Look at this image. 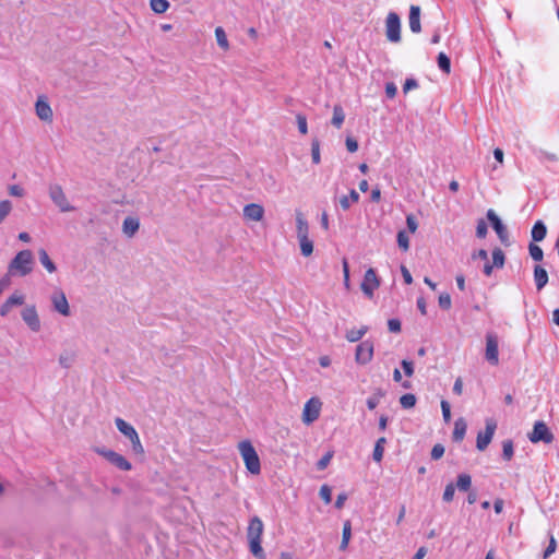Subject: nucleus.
Wrapping results in <instances>:
<instances>
[{
  "label": "nucleus",
  "instance_id": "nucleus-11",
  "mask_svg": "<svg viewBox=\"0 0 559 559\" xmlns=\"http://www.w3.org/2000/svg\"><path fill=\"white\" fill-rule=\"evenodd\" d=\"M497 429V423L492 418L486 419L485 431H479L476 439V448L479 451H484L491 442L495 431Z\"/></svg>",
  "mask_w": 559,
  "mask_h": 559
},
{
  "label": "nucleus",
  "instance_id": "nucleus-51",
  "mask_svg": "<svg viewBox=\"0 0 559 559\" xmlns=\"http://www.w3.org/2000/svg\"><path fill=\"white\" fill-rule=\"evenodd\" d=\"M556 547H557L556 539H555V537L551 535V536H550V539H549V545H548V546H547V548L545 549L544 555H543V558H544V559H547L548 557H550V556L556 551Z\"/></svg>",
  "mask_w": 559,
  "mask_h": 559
},
{
  "label": "nucleus",
  "instance_id": "nucleus-33",
  "mask_svg": "<svg viewBox=\"0 0 559 559\" xmlns=\"http://www.w3.org/2000/svg\"><path fill=\"white\" fill-rule=\"evenodd\" d=\"M215 37H216V41H217L218 46L223 50L226 51L229 49V43H228L226 33L223 27L218 26L215 28Z\"/></svg>",
  "mask_w": 559,
  "mask_h": 559
},
{
  "label": "nucleus",
  "instance_id": "nucleus-48",
  "mask_svg": "<svg viewBox=\"0 0 559 559\" xmlns=\"http://www.w3.org/2000/svg\"><path fill=\"white\" fill-rule=\"evenodd\" d=\"M298 130L301 134H307L308 132V124H307V118L306 116L298 114L296 116Z\"/></svg>",
  "mask_w": 559,
  "mask_h": 559
},
{
  "label": "nucleus",
  "instance_id": "nucleus-24",
  "mask_svg": "<svg viewBox=\"0 0 559 559\" xmlns=\"http://www.w3.org/2000/svg\"><path fill=\"white\" fill-rule=\"evenodd\" d=\"M467 425L464 418H459L454 423V430L452 435V439L455 442H461L466 433Z\"/></svg>",
  "mask_w": 559,
  "mask_h": 559
},
{
  "label": "nucleus",
  "instance_id": "nucleus-21",
  "mask_svg": "<svg viewBox=\"0 0 559 559\" xmlns=\"http://www.w3.org/2000/svg\"><path fill=\"white\" fill-rule=\"evenodd\" d=\"M139 228L140 221L138 217L128 216L124 218L122 223V231L127 237L132 238L138 233Z\"/></svg>",
  "mask_w": 559,
  "mask_h": 559
},
{
  "label": "nucleus",
  "instance_id": "nucleus-8",
  "mask_svg": "<svg viewBox=\"0 0 559 559\" xmlns=\"http://www.w3.org/2000/svg\"><path fill=\"white\" fill-rule=\"evenodd\" d=\"M528 439L533 443H551L554 440V435L544 421H536L532 432L528 433Z\"/></svg>",
  "mask_w": 559,
  "mask_h": 559
},
{
  "label": "nucleus",
  "instance_id": "nucleus-26",
  "mask_svg": "<svg viewBox=\"0 0 559 559\" xmlns=\"http://www.w3.org/2000/svg\"><path fill=\"white\" fill-rule=\"evenodd\" d=\"M547 234V228L545 224L542 221H537L531 231L532 239L534 241H542Z\"/></svg>",
  "mask_w": 559,
  "mask_h": 559
},
{
  "label": "nucleus",
  "instance_id": "nucleus-25",
  "mask_svg": "<svg viewBox=\"0 0 559 559\" xmlns=\"http://www.w3.org/2000/svg\"><path fill=\"white\" fill-rule=\"evenodd\" d=\"M38 258H39L41 265L46 269V271L48 273H55L57 271L56 264L49 258V255L45 249L38 250Z\"/></svg>",
  "mask_w": 559,
  "mask_h": 559
},
{
  "label": "nucleus",
  "instance_id": "nucleus-29",
  "mask_svg": "<svg viewBox=\"0 0 559 559\" xmlns=\"http://www.w3.org/2000/svg\"><path fill=\"white\" fill-rule=\"evenodd\" d=\"M345 120V114L341 105H335L333 108L332 124L340 129Z\"/></svg>",
  "mask_w": 559,
  "mask_h": 559
},
{
  "label": "nucleus",
  "instance_id": "nucleus-27",
  "mask_svg": "<svg viewBox=\"0 0 559 559\" xmlns=\"http://www.w3.org/2000/svg\"><path fill=\"white\" fill-rule=\"evenodd\" d=\"M358 201V192L352 189L348 195H343L340 198V205L342 206L343 210H348L353 203H357Z\"/></svg>",
  "mask_w": 559,
  "mask_h": 559
},
{
  "label": "nucleus",
  "instance_id": "nucleus-64",
  "mask_svg": "<svg viewBox=\"0 0 559 559\" xmlns=\"http://www.w3.org/2000/svg\"><path fill=\"white\" fill-rule=\"evenodd\" d=\"M346 147L350 153H354L358 150V143L355 139L348 136L346 139Z\"/></svg>",
  "mask_w": 559,
  "mask_h": 559
},
{
  "label": "nucleus",
  "instance_id": "nucleus-54",
  "mask_svg": "<svg viewBox=\"0 0 559 559\" xmlns=\"http://www.w3.org/2000/svg\"><path fill=\"white\" fill-rule=\"evenodd\" d=\"M382 393L379 392L377 395H373V396H370L368 400H367V407L372 411L374 409L378 404L380 403V399L382 397Z\"/></svg>",
  "mask_w": 559,
  "mask_h": 559
},
{
  "label": "nucleus",
  "instance_id": "nucleus-60",
  "mask_svg": "<svg viewBox=\"0 0 559 559\" xmlns=\"http://www.w3.org/2000/svg\"><path fill=\"white\" fill-rule=\"evenodd\" d=\"M418 87V83L415 79H406L404 85H403V92L407 93L412 90H415Z\"/></svg>",
  "mask_w": 559,
  "mask_h": 559
},
{
  "label": "nucleus",
  "instance_id": "nucleus-3",
  "mask_svg": "<svg viewBox=\"0 0 559 559\" xmlns=\"http://www.w3.org/2000/svg\"><path fill=\"white\" fill-rule=\"evenodd\" d=\"M238 449L247 469L253 475L260 474V459L251 442L248 440H243L239 442Z\"/></svg>",
  "mask_w": 559,
  "mask_h": 559
},
{
  "label": "nucleus",
  "instance_id": "nucleus-6",
  "mask_svg": "<svg viewBox=\"0 0 559 559\" xmlns=\"http://www.w3.org/2000/svg\"><path fill=\"white\" fill-rule=\"evenodd\" d=\"M385 34L391 43L401 40V20L395 12H390L385 21Z\"/></svg>",
  "mask_w": 559,
  "mask_h": 559
},
{
  "label": "nucleus",
  "instance_id": "nucleus-23",
  "mask_svg": "<svg viewBox=\"0 0 559 559\" xmlns=\"http://www.w3.org/2000/svg\"><path fill=\"white\" fill-rule=\"evenodd\" d=\"M534 281L536 284V288L538 290L543 289L546 286V284L548 283V274H547V271L543 266L535 265Z\"/></svg>",
  "mask_w": 559,
  "mask_h": 559
},
{
  "label": "nucleus",
  "instance_id": "nucleus-30",
  "mask_svg": "<svg viewBox=\"0 0 559 559\" xmlns=\"http://www.w3.org/2000/svg\"><path fill=\"white\" fill-rule=\"evenodd\" d=\"M300 247V252L304 257H310L313 252V241L309 237L297 238Z\"/></svg>",
  "mask_w": 559,
  "mask_h": 559
},
{
  "label": "nucleus",
  "instance_id": "nucleus-18",
  "mask_svg": "<svg viewBox=\"0 0 559 559\" xmlns=\"http://www.w3.org/2000/svg\"><path fill=\"white\" fill-rule=\"evenodd\" d=\"M35 111L37 117L46 122L52 121V109L47 100L44 99V97H38L37 102L35 104Z\"/></svg>",
  "mask_w": 559,
  "mask_h": 559
},
{
  "label": "nucleus",
  "instance_id": "nucleus-39",
  "mask_svg": "<svg viewBox=\"0 0 559 559\" xmlns=\"http://www.w3.org/2000/svg\"><path fill=\"white\" fill-rule=\"evenodd\" d=\"M504 253L500 248L492 250V265L496 267H502L504 265Z\"/></svg>",
  "mask_w": 559,
  "mask_h": 559
},
{
  "label": "nucleus",
  "instance_id": "nucleus-34",
  "mask_svg": "<svg viewBox=\"0 0 559 559\" xmlns=\"http://www.w3.org/2000/svg\"><path fill=\"white\" fill-rule=\"evenodd\" d=\"M367 326L348 330L346 332V340L352 343L358 342L367 333Z\"/></svg>",
  "mask_w": 559,
  "mask_h": 559
},
{
  "label": "nucleus",
  "instance_id": "nucleus-63",
  "mask_svg": "<svg viewBox=\"0 0 559 559\" xmlns=\"http://www.w3.org/2000/svg\"><path fill=\"white\" fill-rule=\"evenodd\" d=\"M331 459H332V453H326L322 459L319 460V462L317 464L318 468L324 469L328 466V464L330 463Z\"/></svg>",
  "mask_w": 559,
  "mask_h": 559
},
{
  "label": "nucleus",
  "instance_id": "nucleus-43",
  "mask_svg": "<svg viewBox=\"0 0 559 559\" xmlns=\"http://www.w3.org/2000/svg\"><path fill=\"white\" fill-rule=\"evenodd\" d=\"M528 251H530V255L532 257L533 260L535 261H542L543 258H544V252H543V249L531 242L530 246H528Z\"/></svg>",
  "mask_w": 559,
  "mask_h": 559
},
{
  "label": "nucleus",
  "instance_id": "nucleus-55",
  "mask_svg": "<svg viewBox=\"0 0 559 559\" xmlns=\"http://www.w3.org/2000/svg\"><path fill=\"white\" fill-rule=\"evenodd\" d=\"M342 266L344 274V285L347 289H349V266L346 259H343Z\"/></svg>",
  "mask_w": 559,
  "mask_h": 559
},
{
  "label": "nucleus",
  "instance_id": "nucleus-41",
  "mask_svg": "<svg viewBox=\"0 0 559 559\" xmlns=\"http://www.w3.org/2000/svg\"><path fill=\"white\" fill-rule=\"evenodd\" d=\"M397 245L403 251H407L409 249V237L405 230H400L397 233Z\"/></svg>",
  "mask_w": 559,
  "mask_h": 559
},
{
  "label": "nucleus",
  "instance_id": "nucleus-2",
  "mask_svg": "<svg viewBox=\"0 0 559 559\" xmlns=\"http://www.w3.org/2000/svg\"><path fill=\"white\" fill-rule=\"evenodd\" d=\"M35 261L33 252L28 249L19 251L8 265L10 276L25 277L34 270Z\"/></svg>",
  "mask_w": 559,
  "mask_h": 559
},
{
  "label": "nucleus",
  "instance_id": "nucleus-28",
  "mask_svg": "<svg viewBox=\"0 0 559 559\" xmlns=\"http://www.w3.org/2000/svg\"><path fill=\"white\" fill-rule=\"evenodd\" d=\"M385 443H386V439L384 437H381L376 441L373 453H372V459L378 463H380L383 459Z\"/></svg>",
  "mask_w": 559,
  "mask_h": 559
},
{
  "label": "nucleus",
  "instance_id": "nucleus-42",
  "mask_svg": "<svg viewBox=\"0 0 559 559\" xmlns=\"http://www.w3.org/2000/svg\"><path fill=\"white\" fill-rule=\"evenodd\" d=\"M514 454L513 442L511 440H504L502 443V457L506 461H510Z\"/></svg>",
  "mask_w": 559,
  "mask_h": 559
},
{
  "label": "nucleus",
  "instance_id": "nucleus-59",
  "mask_svg": "<svg viewBox=\"0 0 559 559\" xmlns=\"http://www.w3.org/2000/svg\"><path fill=\"white\" fill-rule=\"evenodd\" d=\"M11 276L7 273L0 278V295L10 287Z\"/></svg>",
  "mask_w": 559,
  "mask_h": 559
},
{
  "label": "nucleus",
  "instance_id": "nucleus-46",
  "mask_svg": "<svg viewBox=\"0 0 559 559\" xmlns=\"http://www.w3.org/2000/svg\"><path fill=\"white\" fill-rule=\"evenodd\" d=\"M8 192L11 197L23 198L25 195V190L20 185H11L8 187Z\"/></svg>",
  "mask_w": 559,
  "mask_h": 559
},
{
  "label": "nucleus",
  "instance_id": "nucleus-1",
  "mask_svg": "<svg viewBox=\"0 0 559 559\" xmlns=\"http://www.w3.org/2000/svg\"><path fill=\"white\" fill-rule=\"evenodd\" d=\"M264 525L259 516H252L247 528V538L250 552L258 559H265V552L261 546Z\"/></svg>",
  "mask_w": 559,
  "mask_h": 559
},
{
  "label": "nucleus",
  "instance_id": "nucleus-32",
  "mask_svg": "<svg viewBox=\"0 0 559 559\" xmlns=\"http://www.w3.org/2000/svg\"><path fill=\"white\" fill-rule=\"evenodd\" d=\"M151 10L157 14L165 13L170 4L167 0H150Z\"/></svg>",
  "mask_w": 559,
  "mask_h": 559
},
{
  "label": "nucleus",
  "instance_id": "nucleus-49",
  "mask_svg": "<svg viewBox=\"0 0 559 559\" xmlns=\"http://www.w3.org/2000/svg\"><path fill=\"white\" fill-rule=\"evenodd\" d=\"M319 495L325 503H330L332 500V491L328 485H323L320 488Z\"/></svg>",
  "mask_w": 559,
  "mask_h": 559
},
{
  "label": "nucleus",
  "instance_id": "nucleus-20",
  "mask_svg": "<svg viewBox=\"0 0 559 559\" xmlns=\"http://www.w3.org/2000/svg\"><path fill=\"white\" fill-rule=\"evenodd\" d=\"M297 238L309 237V224L300 210H295Z\"/></svg>",
  "mask_w": 559,
  "mask_h": 559
},
{
  "label": "nucleus",
  "instance_id": "nucleus-15",
  "mask_svg": "<svg viewBox=\"0 0 559 559\" xmlns=\"http://www.w3.org/2000/svg\"><path fill=\"white\" fill-rule=\"evenodd\" d=\"M380 286V281L373 269H368L365 273L362 283L360 285L362 293L371 298L374 290Z\"/></svg>",
  "mask_w": 559,
  "mask_h": 559
},
{
  "label": "nucleus",
  "instance_id": "nucleus-57",
  "mask_svg": "<svg viewBox=\"0 0 559 559\" xmlns=\"http://www.w3.org/2000/svg\"><path fill=\"white\" fill-rule=\"evenodd\" d=\"M401 365L404 370V373L407 377H412L414 374V365L412 361L404 359V360H402Z\"/></svg>",
  "mask_w": 559,
  "mask_h": 559
},
{
  "label": "nucleus",
  "instance_id": "nucleus-37",
  "mask_svg": "<svg viewBox=\"0 0 559 559\" xmlns=\"http://www.w3.org/2000/svg\"><path fill=\"white\" fill-rule=\"evenodd\" d=\"M438 67L440 70H442L444 73L449 74L451 71V61L450 58L444 53L440 52L437 58Z\"/></svg>",
  "mask_w": 559,
  "mask_h": 559
},
{
  "label": "nucleus",
  "instance_id": "nucleus-47",
  "mask_svg": "<svg viewBox=\"0 0 559 559\" xmlns=\"http://www.w3.org/2000/svg\"><path fill=\"white\" fill-rule=\"evenodd\" d=\"M440 308L448 310L451 308L452 301L451 296L448 293H442L438 299Z\"/></svg>",
  "mask_w": 559,
  "mask_h": 559
},
{
  "label": "nucleus",
  "instance_id": "nucleus-13",
  "mask_svg": "<svg viewBox=\"0 0 559 559\" xmlns=\"http://www.w3.org/2000/svg\"><path fill=\"white\" fill-rule=\"evenodd\" d=\"M96 452L121 471H130L132 468L131 463L123 455L112 450L97 449Z\"/></svg>",
  "mask_w": 559,
  "mask_h": 559
},
{
  "label": "nucleus",
  "instance_id": "nucleus-56",
  "mask_svg": "<svg viewBox=\"0 0 559 559\" xmlns=\"http://www.w3.org/2000/svg\"><path fill=\"white\" fill-rule=\"evenodd\" d=\"M389 331L392 333L401 332V322L397 319H390L388 321Z\"/></svg>",
  "mask_w": 559,
  "mask_h": 559
},
{
  "label": "nucleus",
  "instance_id": "nucleus-12",
  "mask_svg": "<svg viewBox=\"0 0 559 559\" xmlns=\"http://www.w3.org/2000/svg\"><path fill=\"white\" fill-rule=\"evenodd\" d=\"M50 301L56 312L63 317H69L71 314L67 296L60 288L53 290L50 296Z\"/></svg>",
  "mask_w": 559,
  "mask_h": 559
},
{
  "label": "nucleus",
  "instance_id": "nucleus-61",
  "mask_svg": "<svg viewBox=\"0 0 559 559\" xmlns=\"http://www.w3.org/2000/svg\"><path fill=\"white\" fill-rule=\"evenodd\" d=\"M401 273L404 278L405 284L411 285L413 283V277L411 272L405 265H401Z\"/></svg>",
  "mask_w": 559,
  "mask_h": 559
},
{
  "label": "nucleus",
  "instance_id": "nucleus-10",
  "mask_svg": "<svg viewBox=\"0 0 559 559\" xmlns=\"http://www.w3.org/2000/svg\"><path fill=\"white\" fill-rule=\"evenodd\" d=\"M498 345H499L498 336L492 332H488L486 334L485 358L492 366H497L499 364Z\"/></svg>",
  "mask_w": 559,
  "mask_h": 559
},
{
  "label": "nucleus",
  "instance_id": "nucleus-62",
  "mask_svg": "<svg viewBox=\"0 0 559 559\" xmlns=\"http://www.w3.org/2000/svg\"><path fill=\"white\" fill-rule=\"evenodd\" d=\"M397 88L394 83L390 82L385 84V94L389 98H393L396 95Z\"/></svg>",
  "mask_w": 559,
  "mask_h": 559
},
{
  "label": "nucleus",
  "instance_id": "nucleus-19",
  "mask_svg": "<svg viewBox=\"0 0 559 559\" xmlns=\"http://www.w3.org/2000/svg\"><path fill=\"white\" fill-rule=\"evenodd\" d=\"M264 216V209L258 203H250L243 207V217L248 221L260 222Z\"/></svg>",
  "mask_w": 559,
  "mask_h": 559
},
{
  "label": "nucleus",
  "instance_id": "nucleus-9",
  "mask_svg": "<svg viewBox=\"0 0 559 559\" xmlns=\"http://www.w3.org/2000/svg\"><path fill=\"white\" fill-rule=\"evenodd\" d=\"M322 403L318 397H311L308 400L302 409V421L306 425H311L316 421L321 412Z\"/></svg>",
  "mask_w": 559,
  "mask_h": 559
},
{
  "label": "nucleus",
  "instance_id": "nucleus-50",
  "mask_svg": "<svg viewBox=\"0 0 559 559\" xmlns=\"http://www.w3.org/2000/svg\"><path fill=\"white\" fill-rule=\"evenodd\" d=\"M487 224L484 219H479L476 226V236L478 238H485L487 235Z\"/></svg>",
  "mask_w": 559,
  "mask_h": 559
},
{
  "label": "nucleus",
  "instance_id": "nucleus-44",
  "mask_svg": "<svg viewBox=\"0 0 559 559\" xmlns=\"http://www.w3.org/2000/svg\"><path fill=\"white\" fill-rule=\"evenodd\" d=\"M311 157H312V162L314 164H320V162H321L320 142H319L318 139L312 140V143H311Z\"/></svg>",
  "mask_w": 559,
  "mask_h": 559
},
{
  "label": "nucleus",
  "instance_id": "nucleus-5",
  "mask_svg": "<svg viewBox=\"0 0 559 559\" xmlns=\"http://www.w3.org/2000/svg\"><path fill=\"white\" fill-rule=\"evenodd\" d=\"M48 192L51 201L59 207L61 212L66 213L75 210V207L69 203L61 186L52 185L49 187Z\"/></svg>",
  "mask_w": 559,
  "mask_h": 559
},
{
  "label": "nucleus",
  "instance_id": "nucleus-58",
  "mask_svg": "<svg viewBox=\"0 0 559 559\" xmlns=\"http://www.w3.org/2000/svg\"><path fill=\"white\" fill-rule=\"evenodd\" d=\"M406 225L411 233H415L418 228L417 221L412 214L406 216Z\"/></svg>",
  "mask_w": 559,
  "mask_h": 559
},
{
  "label": "nucleus",
  "instance_id": "nucleus-17",
  "mask_svg": "<svg viewBox=\"0 0 559 559\" xmlns=\"http://www.w3.org/2000/svg\"><path fill=\"white\" fill-rule=\"evenodd\" d=\"M487 218L491 223L492 228L495 229V231H496L497 236L499 237V239L501 240V242L508 243V240H509L508 230L493 210L487 211Z\"/></svg>",
  "mask_w": 559,
  "mask_h": 559
},
{
  "label": "nucleus",
  "instance_id": "nucleus-7",
  "mask_svg": "<svg viewBox=\"0 0 559 559\" xmlns=\"http://www.w3.org/2000/svg\"><path fill=\"white\" fill-rule=\"evenodd\" d=\"M21 318L32 332L40 331V319L35 305H26L21 311Z\"/></svg>",
  "mask_w": 559,
  "mask_h": 559
},
{
  "label": "nucleus",
  "instance_id": "nucleus-14",
  "mask_svg": "<svg viewBox=\"0 0 559 559\" xmlns=\"http://www.w3.org/2000/svg\"><path fill=\"white\" fill-rule=\"evenodd\" d=\"M25 299L26 297L22 292L15 290L0 306V316L2 318L8 317L14 307L23 306L25 304Z\"/></svg>",
  "mask_w": 559,
  "mask_h": 559
},
{
  "label": "nucleus",
  "instance_id": "nucleus-36",
  "mask_svg": "<svg viewBox=\"0 0 559 559\" xmlns=\"http://www.w3.org/2000/svg\"><path fill=\"white\" fill-rule=\"evenodd\" d=\"M58 361L62 368L69 369L74 362V354L70 352H63L60 354Z\"/></svg>",
  "mask_w": 559,
  "mask_h": 559
},
{
  "label": "nucleus",
  "instance_id": "nucleus-31",
  "mask_svg": "<svg viewBox=\"0 0 559 559\" xmlns=\"http://www.w3.org/2000/svg\"><path fill=\"white\" fill-rule=\"evenodd\" d=\"M352 537V525L349 521H345L343 525L342 542L340 545L341 550H345L348 547Z\"/></svg>",
  "mask_w": 559,
  "mask_h": 559
},
{
  "label": "nucleus",
  "instance_id": "nucleus-38",
  "mask_svg": "<svg viewBox=\"0 0 559 559\" xmlns=\"http://www.w3.org/2000/svg\"><path fill=\"white\" fill-rule=\"evenodd\" d=\"M13 204L10 200L0 201V224L10 215Z\"/></svg>",
  "mask_w": 559,
  "mask_h": 559
},
{
  "label": "nucleus",
  "instance_id": "nucleus-45",
  "mask_svg": "<svg viewBox=\"0 0 559 559\" xmlns=\"http://www.w3.org/2000/svg\"><path fill=\"white\" fill-rule=\"evenodd\" d=\"M454 493H455V486L452 483L448 484L443 491V496H442L443 501L451 502L454 498Z\"/></svg>",
  "mask_w": 559,
  "mask_h": 559
},
{
  "label": "nucleus",
  "instance_id": "nucleus-16",
  "mask_svg": "<svg viewBox=\"0 0 559 559\" xmlns=\"http://www.w3.org/2000/svg\"><path fill=\"white\" fill-rule=\"evenodd\" d=\"M373 357V343L370 341L361 342L356 348L355 359L359 365H366Z\"/></svg>",
  "mask_w": 559,
  "mask_h": 559
},
{
  "label": "nucleus",
  "instance_id": "nucleus-4",
  "mask_svg": "<svg viewBox=\"0 0 559 559\" xmlns=\"http://www.w3.org/2000/svg\"><path fill=\"white\" fill-rule=\"evenodd\" d=\"M115 424L117 429L129 439L131 443V450L135 455H143L144 448L141 443L140 437L132 425L123 420L122 418H116Z\"/></svg>",
  "mask_w": 559,
  "mask_h": 559
},
{
  "label": "nucleus",
  "instance_id": "nucleus-52",
  "mask_svg": "<svg viewBox=\"0 0 559 559\" xmlns=\"http://www.w3.org/2000/svg\"><path fill=\"white\" fill-rule=\"evenodd\" d=\"M443 454H444V447L440 443L435 444L431 450V459L439 460L443 456Z\"/></svg>",
  "mask_w": 559,
  "mask_h": 559
},
{
  "label": "nucleus",
  "instance_id": "nucleus-22",
  "mask_svg": "<svg viewBox=\"0 0 559 559\" xmlns=\"http://www.w3.org/2000/svg\"><path fill=\"white\" fill-rule=\"evenodd\" d=\"M408 21L409 28L413 33H419L421 31L419 7L411 5Z\"/></svg>",
  "mask_w": 559,
  "mask_h": 559
},
{
  "label": "nucleus",
  "instance_id": "nucleus-40",
  "mask_svg": "<svg viewBox=\"0 0 559 559\" xmlns=\"http://www.w3.org/2000/svg\"><path fill=\"white\" fill-rule=\"evenodd\" d=\"M400 404L403 408H412L416 404V396L412 393L404 394L400 397Z\"/></svg>",
  "mask_w": 559,
  "mask_h": 559
},
{
  "label": "nucleus",
  "instance_id": "nucleus-53",
  "mask_svg": "<svg viewBox=\"0 0 559 559\" xmlns=\"http://www.w3.org/2000/svg\"><path fill=\"white\" fill-rule=\"evenodd\" d=\"M441 411L444 421L449 423L451 420V407L450 404L444 400L441 401Z\"/></svg>",
  "mask_w": 559,
  "mask_h": 559
},
{
  "label": "nucleus",
  "instance_id": "nucleus-35",
  "mask_svg": "<svg viewBox=\"0 0 559 559\" xmlns=\"http://www.w3.org/2000/svg\"><path fill=\"white\" fill-rule=\"evenodd\" d=\"M472 486V478L468 474H460L456 480V487L460 491H467Z\"/></svg>",
  "mask_w": 559,
  "mask_h": 559
}]
</instances>
